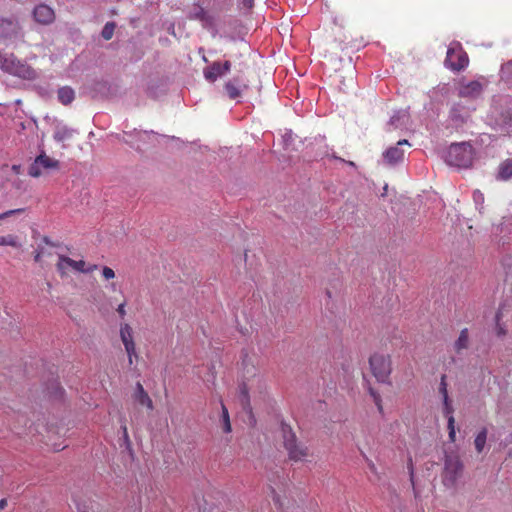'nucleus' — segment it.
I'll return each mask as SVG.
<instances>
[{
    "instance_id": "5701e85b",
    "label": "nucleus",
    "mask_w": 512,
    "mask_h": 512,
    "mask_svg": "<svg viewBox=\"0 0 512 512\" xmlns=\"http://www.w3.org/2000/svg\"><path fill=\"white\" fill-rule=\"evenodd\" d=\"M72 136V131L66 127L57 128L54 132V139L58 142H63Z\"/></svg>"
},
{
    "instance_id": "9b49d317",
    "label": "nucleus",
    "mask_w": 512,
    "mask_h": 512,
    "mask_svg": "<svg viewBox=\"0 0 512 512\" xmlns=\"http://www.w3.org/2000/svg\"><path fill=\"white\" fill-rule=\"evenodd\" d=\"M248 85L240 76L233 77L224 85V89L230 99H236L241 96L243 90L247 89Z\"/></svg>"
},
{
    "instance_id": "6ab92c4d",
    "label": "nucleus",
    "mask_w": 512,
    "mask_h": 512,
    "mask_svg": "<svg viewBox=\"0 0 512 512\" xmlns=\"http://www.w3.org/2000/svg\"><path fill=\"white\" fill-rule=\"evenodd\" d=\"M468 346H469V331L467 328H464L460 331V334L454 343V349L457 353H460L462 350L467 349Z\"/></svg>"
},
{
    "instance_id": "a211bd4d",
    "label": "nucleus",
    "mask_w": 512,
    "mask_h": 512,
    "mask_svg": "<svg viewBox=\"0 0 512 512\" xmlns=\"http://www.w3.org/2000/svg\"><path fill=\"white\" fill-rule=\"evenodd\" d=\"M57 96L60 103L69 105L75 99V92L71 87L64 86L58 89Z\"/></svg>"
},
{
    "instance_id": "39448f33",
    "label": "nucleus",
    "mask_w": 512,
    "mask_h": 512,
    "mask_svg": "<svg viewBox=\"0 0 512 512\" xmlns=\"http://www.w3.org/2000/svg\"><path fill=\"white\" fill-rule=\"evenodd\" d=\"M469 63L467 53L463 51L459 43L452 45L447 50L445 66L452 71H461Z\"/></svg>"
},
{
    "instance_id": "4c0bfd02",
    "label": "nucleus",
    "mask_w": 512,
    "mask_h": 512,
    "mask_svg": "<svg viewBox=\"0 0 512 512\" xmlns=\"http://www.w3.org/2000/svg\"><path fill=\"white\" fill-rule=\"evenodd\" d=\"M474 200H483V194L480 191H475L473 194Z\"/></svg>"
},
{
    "instance_id": "2f4dec72",
    "label": "nucleus",
    "mask_w": 512,
    "mask_h": 512,
    "mask_svg": "<svg viewBox=\"0 0 512 512\" xmlns=\"http://www.w3.org/2000/svg\"><path fill=\"white\" fill-rule=\"evenodd\" d=\"M408 469H409V473H410V481H411V484L413 486L414 492L416 493V491H415V484H414V469H413V464H412V460L411 459H409Z\"/></svg>"
},
{
    "instance_id": "7c9ffc66",
    "label": "nucleus",
    "mask_w": 512,
    "mask_h": 512,
    "mask_svg": "<svg viewBox=\"0 0 512 512\" xmlns=\"http://www.w3.org/2000/svg\"><path fill=\"white\" fill-rule=\"evenodd\" d=\"M102 275H103L104 279L110 280L115 277V272L112 268L105 266L102 269Z\"/></svg>"
},
{
    "instance_id": "c756f323",
    "label": "nucleus",
    "mask_w": 512,
    "mask_h": 512,
    "mask_svg": "<svg viewBox=\"0 0 512 512\" xmlns=\"http://www.w3.org/2000/svg\"><path fill=\"white\" fill-rule=\"evenodd\" d=\"M439 392L441 393L443 399H448L449 396H448V391H447V383H446V376L443 375L441 377V382H440V387H439Z\"/></svg>"
},
{
    "instance_id": "ddd939ff",
    "label": "nucleus",
    "mask_w": 512,
    "mask_h": 512,
    "mask_svg": "<svg viewBox=\"0 0 512 512\" xmlns=\"http://www.w3.org/2000/svg\"><path fill=\"white\" fill-rule=\"evenodd\" d=\"M482 93V84L479 81H471L461 85L459 96L464 98H476Z\"/></svg>"
},
{
    "instance_id": "ea45409f",
    "label": "nucleus",
    "mask_w": 512,
    "mask_h": 512,
    "mask_svg": "<svg viewBox=\"0 0 512 512\" xmlns=\"http://www.w3.org/2000/svg\"><path fill=\"white\" fill-rule=\"evenodd\" d=\"M121 428H122V434H123L124 439L128 441L129 435H128L127 426L123 425Z\"/></svg>"
},
{
    "instance_id": "f03ea898",
    "label": "nucleus",
    "mask_w": 512,
    "mask_h": 512,
    "mask_svg": "<svg viewBox=\"0 0 512 512\" xmlns=\"http://www.w3.org/2000/svg\"><path fill=\"white\" fill-rule=\"evenodd\" d=\"M473 148L468 143L452 144L447 152L446 161L449 165L466 168L472 164Z\"/></svg>"
},
{
    "instance_id": "49530a36",
    "label": "nucleus",
    "mask_w": 512,
    "mask_h": 512,
    "mask_svg": "<svg viewBox=\"0 0 512 512\" xmlns=\"http://www.w3.org/2000/svg\"><path fill=\"white\" fill-rule=\"evenodd\" d=\"M348 164H349L350 166H355V163H354V162H352V161H349V162H348Z\"/></svg>"
},
{
    "instance_id": "b1692460",
    "label": "nucleus",
    "mask_w": 512,
    "mask_h": 512,
    "mask_svg": "<svg viewBox=\"0 0 512 512\" xmlns=\"http://www.w3.org/2000/svg\"><path fill=\"white\" fill-rule=\"evenodd\" d=\"M0 245L1 246H11V247H20V243L18 242L17 236L13 234H8L6 236L0 237Z\"/></svg>"
},
{
    "instance_id": "2eb2a0df",
    "label": "nucleus",
    "mask_w": 512,
    "mask_h": 512,
    "mask_svg": "<svg viewBox=\"0 0 512 512\" xmlns=\"http://www.w3.org/2000/svg\"><path fill=\"white\" fill-rule=\"evenodd\" d=\"M61 260L65 261V264L67 266L71 267L72 269H74L76 271L82 272V273H91L97 269V265H95V264L90 265L89 267H86V263L84 260L76 261V260H73L64 255H61Z\"/></svg>"
},
{
    "instance_id": "cd10ccee",
    "label": "nucleus",
    "mask_w": 512,
    "mask_h": 512,
    "mask_svg": "<svg viewBox=\"0 0 512 512\" xmlns=\"http://www.w3.org/2000/svg\"><path fill=\"white\" fill-rule=\"evenodd\" d=\"M502 319V313L500 310L496 312L495 320H496V332L498 336H504L506 334V329L500 324Z\"/></svg>"
},
{
    "instance_id": "f3484780",
    "label": "nucleus",
    "mask_w": 512,
    "mask_h": 512,
    "mask_svg": "<svg viewBox=\"0 0 512 512\" xmlns=\"http://www.w3.org/2000/svg\"><path fill=\"white\" fill-rule=\"evenodd\" d=\"M512 178V158L504 160L498 168L497 179L507 181Z\"/></svg>"
},
{
    "instance_id": "e433bc0d",
    "label": "nucleus",
    "mask_w": 512,
    "mask_h": 512,
    "mask_svg": "<svg viewBox=\"0 0 512 512\" xmlns=\"http://www.w3.org/2000/svg\"><path fill=\"white\" fill-rule=\"evenodd\" d=\"M20 211H21L20 209H18V210H9L7 212H4V213L0 214V219L6 218V217H8V216H10V215H12L14 213L20 212Z\"/></svg>"
},
{
    "instance_id": "c85d7f7f",
    "label": "nucleus",
    "mask_w": 512,
    "mask_h": 512,
    "mask_svg": "<svg viewBox=\"0 0 512 512\" xmlns=\"http://www.w3.org/2000/svg\"><path fill=\"white\" fill-rule=\"evenodd\" d=\"M443 412H444V415L447 417V419L450 417V416H453V407H452V404L449 400V398L446 400V399H443Z\"/></svg>"
},
{
    "instance_id": "58836bf2",
    "label": "nucleus",
    "mask_w": 512,
    "mask_h": 512,
    "mask_svg": "<svg viewBox=\"0 0 512 512\" xmlns=\"http://www.w3.org/2000/svg\"><path fill=\"white\" fill-rule=\"evenodd\" d=\"M42 259V251H36L35 254H34V261L35 262H40Z\"/></svg>"
},
{
    "instance_id": "20e7f679",
    "label": "nucleus",
    "mask_w": 512,
    "mask_h": 512,
    "mask_svg": "<svg viewBox=\"0 0 512 512\" xmlns=\"http://www.w3.org/2000/svg\"><path fill=\"white\" fill-rule=\"evenodd\" d=\"M283 434L284 446L288 452L289 459L294 462L306 460L309 456L308 448L303 444L297 443L295 434L292 433L290 428L283 427Z\"/></svg>"
},
{
    "instance_id": "1a4fd4ad",
    "label": "nucleus",
    "mask_w": 512,
    "mask_h": 512,
    "mask_svg": "<svg viewBox=\"0 0 512 512\" xmlns=\"http://www.w3.org/2000/svg\"><path fill=\"white\" fill-rule=\"evenodd\" d=\"M120 338L128 355L129 364L133 363V357H137L136 345L133 338V329L128 323L121 324Z\"/></svg>"
},
{
    "instance_id": "f257e3e1",
    "label": "nucleus",
    "mask_w": 512,
    "mask_h": 512,
    "mask_svg": "<svg viewBox=\"0 0 512 512\" xmlns=\"http://www.w3.org/2000/svg\"><path fill=\"white\" fill-rule=\"evenodd\" d=\"M0 68L11 75L25 80H34L37 77L36 71L28 64L18 60L14 54L0 51Z\"/></svg>"
},
{
    "instance_id": "412c9836",
    "label": "nucleus",
    "mask_w": 512,
    "mask_h": 512,
    "mask_svg": "<svg viewBox=\"0 0 512 512\" xmlns=\"http://www.w3.org/2000/svg\"><path fill=\"white\" fill-rule=\"evenodd\" d=\"M220 404H221V418H220V421H221L223 432L230 433L231 430H232V427H231V422H230V416H229L228 409H227V407L225 406V404L223 403L222 400L220 401Z\"/></svg>"
},
{
    "instance_id": "393cba45",
    "label": "nucleus",
    "mask_w": 512,
    "mask_h": 512,
    "mask_svg": "<svg viewBox=\"0 0 512 512\" xmlns=\"http://www.w3.org/2000/svg\"><path fill=\"white\" fill-rule=\"evenodd\" d=\"M115 28L116 24L114 22H107L102 29L101 36L105 40H110L114 35Z\"/></svg>"
},
{
    "instance_id": "423d86ee",
    "label": "nucleus",
    "mask_w": 512,
    "mask_h": 512,
    "mask_svg": "<svg viewBox=\"0 0 512 512\" xmlns=\"http://www.w3.org/2000/svg\"><path fill=\"white\" fill-rule=\"evenodd\" d=\"M462 468V463L457 456L447 455L443 473L444 483L446 485H453L462 472Z\"/></svg>"
},
{
    "instance_id": "37998d69",
    "label": "nucleus",
    "mask_w": 512,
    "mask_h": 512,
    "mask_svg": "<svg viewBox=\"0 0 512 512\" xmlns=\"http://www.w3.org/2000/svg\"><path fill=\"white\" fill-rule=\"evenodd\" d=\"M43 241H44L46 244L52 245V243L50 242V240H49V238H48V237H44V238H43Z\"/></svg>"
},
{
    "instance_id": "473e14b6",
    "label": "nucleus",
    "mask_w": 512,
    "mask_h": 512,
    "mask_svg": "<svg viewBox=\"0 0 512 512\" xmlns=\"http://www.w3.org/2000/svg\"><path fill=\"white\" fill-rule=\"evenodd\" d=\"M125 306H126V303L123 302L121 303L118 308L116 309L117 313L119 314V316L121 318H123L125 315H126V310H125Z\"/></svg>"
},
{
    "instance_id": "9d476101",
    "label": "nucleus",
    "mask_w": 512,
    "mask_h": 512,
    "mask_svg": "<svg viewBox=\"0 0 512 512\" xmlns=\"http://www.w3.org/2000/svg\"><path fill=\"white\" fill-rule=\"evenodd\" d=\"M33 18L39 24L49 25L55 20V12L50 6L39 4L33 10Z\"/></svg>"
},
{
    "instance_id": "0eeeda50",
    "label": "nucleus",
    "mask_w": 512,
    "mask_h": 512,
    "mask_svg": "<svg viewBox=\"0 0 512 512\" xmlns=\"http://www.w3.org/2000/svg\"><path fill=\"white\" fill-rule=\"evenodd\" d=\"M59 168V161L47 156L46 154L42 153L39 156H37L34 160V162L30 165L28 174L31 177H40L42 175L43 169H58Z\"/></svg>"
},
{
    "instance_id": "f704fd0d",
    "label": "nucleus",
    "mask_w": 512,
    "mask_h": 512,
    "mask_svg": "<svg viewBox=\"0 0 512 512\" xmlns=\"http://www.w3.org/2000/svg\"><path fill=\"white\" fill-rule=\"evenodd\" d=\"M65 261H62L61 260V255L59 256V261L57 263V269L60 273H64L65 272Z\"/></svg>"
},
{
    "instance_id": "7ed1b4c3",
    "label": "nucleus",
    "mask_w": 512,
    "mask_h": 512,
    "mask_svg": "<svg viewBox=\"0 0 512 512\" xmlns=\"http://www.w3.org/2000/svg\"><path fill=\"white\" fill-rule=\"evenodd\" d=\"M372 375L380 383H388L392 372V359L389 354L374 353L369 358Z\"/></svg>"
},
{
    "instance_id": "a878e982",
    "label": "nucleus",
    "mask_w": 512,
    "mask_h": 512,
    "mask_svg": "<svg viewBox=\"0 0 512 512\" xmlns=\"http://www.w3.org/2000/svg\"><path fill=\"white\" fill-rule=\"evenodd\" d=\"M369 393H370L371 397L373 398V401H374L375 405L377 406L379 412L382 413L383 406H382V399H381L380 394L371 387L369 388Z\"/></svg>"
},
{
    "instance_id": "aec40b11",
    "label": "nucleus",
    "mask_w": 512,
    "mask_h": 512,
    "mask_svg": "<svg viewBox=\"0 0 512 512\" xmlns=\"http://www.w3.org/2000/svg\"><path fill=\"white\" fill-rule=\"evenodd\" d=\"M0 28L7 29V32H2V36L11 37L12 35H16L18 31V24L13 20L9 19H1L0 20Z\"/></svg>"
},
{
    "instance_id": "f8f14e48",
    "label": "nucleus",
    "mask_w": 512,
    "mask_h": 512,
    "mask_svg": "<svg viewBox=\"0 0 512 512\" xmlns=\"http://www.w3.org/2000/svg\"><path fill=\"white\" fill-rule=\"evenodd\" d=\"M406 145L410 146L409 142L406 139L399 140L396 146L388 148L384 153V159L388 164L394 165L404 159V150L401 146Z\"/></svg>"
},
{
    "instance_id": "6e6552de",
    "label": "nucleus",
    "mask_w": 512,
    "mask_h": 512,
    "mask_svg": "<svg viewBox=\"0 0 512 512\" xmlns=\"http://www.w3.org/2000/svg\"><path fill=\"white\" fill-rule=\"evenodd\" d=\"M254 384L261 390L264 388V382L260 376H256V374H253V379L249 382H243L240 386V403L243 407V409L247 412H251V403H250V391L252 390Z\"/></svg>"
},
{
    "instance_id": "c9c22d12",
    "label": "nucleus",
    "mask_w": 512,
    "mask_h": 512,
    "mask_svg": "<svg viewBox=\"0 0 512 512\" xmlns=\"http://www.w3.org/2000/svg\"><path fill=\"white\" fill-rule=\"evenodd\" d=\"M196 17L200 20H204L206 16V12L202 7L198 8V11L195 13Z\"/></svg>"
},
{
    "instance_id": "79ce46f5",
    "label": "nucleus",
    "mask_w": 512,
    "mask_h": 512,
    "mask_svg": "<svg viewBox=\"0 0 512 512\" xmlns=\"http://www.w3.org/2000/svg\"><path fill=\"white\" fill-rule=\"evenodd\" d=\"M7 506V500L1 499L0 500V510L4 509Z\"/></svg>"
},
{
    "instance_id": "c03bdc74",
    "label": "nucleus",
    "mask_w": 512,
    "mask_h": 512,
    "mask_svg": "<svg viewBox=\"0 0 512 512\" xmlns=\"http://www.w3.org/2000/svg\"><path fill=\"white\" fill-rule=\"evenodd\" d=\"M326 295L329 297V298H332V294H331V291L329 290H326Z\"/></svg>"
},
{
    "instance_id": "bb28decb",
    "label": "nucleus",
    "mask_w": 512,
    "mask_h": 512,
    "mask_svg": "<svg viewBox=\"0 0 512 512\" xmlns=\"http://www.w3.org/2000/svg\"><path fill=\"white\" fill-rule=\"evenodd\" d=\"M448 437L451 442H455L456 432H455V419L453 416L448 418Z\"/></svg>"
},
{
    "instance_id": "dca6fc26",
    "label": "nucleus",
    "mask_w": 512,
    "mask_h": 512,
    "mask_svg": "<svg viewBox=\"0 0 512 512\" xmlns=\"http://www.w3.org/2000/svg\"><path fill=\"white\" fill-rule=\"evenodd\" d=\"M223 75L220 62H213L204 70V76L209 82H215L218 77Z\"/></svg>"
},
{
    "instance_id": "a19ab883",
    "label": "nucleus",
    "mask_w": 512,
    "mask_h": 512,
    "mask_svg": "<svg viewBox=\"0 0 512 512\" xmlns=\"http://www.w3.org/2000/svg\"><path fill=\"white\" fill-rule=\"evenodd\" d=\"M242 1H243L244 6L247 8H251L254 4V0H242Z\"/></svg>"
},
{
    "instance_id": "a18cd8bd",
    "label": "nucleus",
    "mask_w": 512,
    "mask_h": 512,
    "mask_svg": "<svg viewBox=\"0 0 512 512\" xmlns=\"http://www.w3.org/2000/svg\"><path fill=\"white\" fill-rule=\"evenodd\" d=\"M390 123H391L392 125H394V124H395V117H392V118H391Z\"/></svg>"
},
{
    "instance_id": "4be33fe9",
    "label": "nucleus",
    "mask_w": 512,
    "mask_h": 512,
    "mask_svg": "<svg viewBox=\"0 0 512 512\" xmlns=\"http://www.w3.org/2000/svg\"><path fill=\"white\" fill-rule=\"evenodd\" d=\"M487 429L483 428L476 436L474 444L478 453H481L485 447L487 439Z\"/></svg>"
},
{
    "instance_id": "72a5a7b5",
    "label": "nucleus",
    "mask_w": 512,
    "mask_h": 512,
    "mask_svg": "<svg viewBox=\"0 0 512 512\" xmlns=\"http://www.w3.org/2000/svg\"><path fill=\"white\" fill-rule=\"evenodd\" d=\"M221 69L224 74L230 71L231 69V63L230 61H225L224 63H221Z\"/></svg>"
},
{
    "instance_id": "4468645a",
    "label": "nucleus",
    "mask_w": 512,
    "mask_h": 512,
    "mask_svg": "<svg viewBox=\"0 0 512 512\" xmlns=\"http://www.w3.org/2000/svg\"><path fill=\"white\" fill-rule=\"evenodd\" d=\"M133 398L140 405L146 406L147 409L153 410V401L148 395V393L144 390L142 384L140 382L136 383L135 392L133 394Z\"/></svg>"
}]
</instances>
